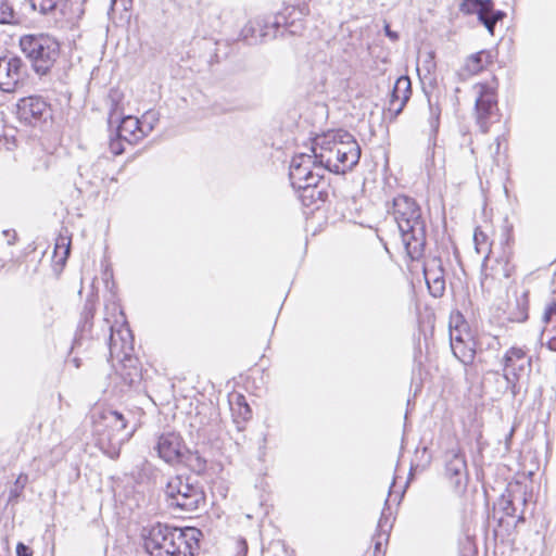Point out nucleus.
I'll list each match as a JSON object with an SVG mask.
<instances>
[{
  "label": "nucleus",
  "instance_id": "obj_1",
  "mask_svg": "<svg viewBox=\"0 0 556 556\" xmlns=\"http://www.w3.org/2000/svg\"><path fill=\"white\" fill-rule=\"evenodd\" d=\"M311 152L325 172L344 174L351 170L361 159V147L354 137L342 129L316 136Z\"/></svg>",
  "mask_w": 556,
  "mask_h": 556
},
{
  "label": "nucleus",
  "instance_id": "obj_2",
  "mask_svg": "<svg viewBox=\"0 0 556 556\" xmlns=\"http://www.w3.org/2000/svg\"><path fill=\"white\" fill-rule=\"evenodd\" d=\"M388 214L397 225L402 243L412 260H418L426 245V223L414 198L399 194L387 205Z\"/></svg>",
  "mask_w": 556,
  "mask_h": 556
},
{
  "label": "nucleus",
  "instance_id": "obj_3",
  "mask_svg": "<svg viewBox=\"0 0 556 556\" xmlns=\"http://www.w3.org/2000/svg\"><path fill=\"white\" fill-rule=\"evenodd\" d=\"M201 531L157 522L144 535V547L151 556H193L199 548Z\"/></svg>",
  "mask_w": 556,
  "mask_h": 556
},
{
  "label": "nucleus",
  "instance_id": "obj_4",
  "mask_svg": "<svg viewBox=\"0 0 556 556\" xmlns=\"http://www.w3.org/2000/svg\"><path fill=\"white\" fill-rule=\"evenodd\" d=\"M18 46L36 74L47 75L60 58L61 46L48 34H28L20 38Z\"/></svg>",
  "mask_w": 556,
  "mask_h": 556
},
{
  "label": "nucleus",
  "instance_id": "obj_5",
  "mask_svg": "<svg viewBox=\"0 0 556 556\" xmlns=\"http://www.w3.org/2000/svg\"><path fill=\"white\" fill-rule=\"evenodd\" d=\"M96 431L99 434V444L102 448L105 445L111 458L119 455L121 446L126 443L134 434V430H128L127 420L117 410L104 409L101 412L98 420L94 421Z\"/></svg>",
  "mask_w": 556,
  "mask_h": 556
},
{
  "label": "nucleus",
  "instance_id": "obj_6",
  "mask_svg": "<svg viewBox=\"0 0 556 556\" xmlns=\"http://www.w3.org/2000/svg\"><path fill=\"white\" fill-rule=\"evenodd\" d=\"M164 493L167 505L182 511H194L205 502L202 488L190 477L180 475L167 479Z\"/></svg>",
  "mask_w": 556,
  "mask_h": 556
},
{
  "label": "nucleus",
  "instance_id": "obj_7",
  "mask_svg": "<svg viewBox=\"0 0 556 556\" xmlns=\"http://www.w3.org/2000/svg\"><path fill=\"white\" fill-rule=\"evenodd\" d=\"M324 170L314 154L300 153L290 163L289 178L293 188L318 187Z\"/></svg>",
  "mask_w": 556,
  "mask_h": 556
},
{
  "label": "nucleus",
  "instance_id": "obj_8",
  "mask_svg": "<svg viewBox=\"0 0 556 556\" xmlns=\"http://www.w3.org/2000/svg\"><path fill=\"white\" fill-rule=\"evenodd\" d=\"M285 23L286 17L282 14H278L273 21L257 17L244 25L240 36L248 45H257L267 38L276 37L279 27Z\"/></svg>",
  "mask_w": 556,
  "mask_h": 556
},
{
  "label": "nucleus",
  "instance_id": "obj_9",
  "mask_svg": "<svg viewBox=\"0 0 556 556\" xmlns=\"http://www.w3.org/2000/svg\"><path fill=\"white\" fill-rule=\"evenodd\" d=\"M445 477L456 493L465 492L469 475L465 454L460 448H452L445 453Z\"/></svg>",
  "mask_w": 556,
  "mask_h": 556
},
{
  "label": "nucleus",
  "instance_id": "obj_10",
  "mask_svg": "<svg viewBox=\"0 0 556 556\" xmlns=\"http://www.w3.org/2000/svg\"><path fill=\"white\" fill-rule=\"evenodd\" d=\"M504 378L511 388V393H517L516 387L520 376L531 368V358L523 349L513 346L506 351L503 357Z\"/></svg>",
  "mask_w": 556,
  "mask_h": 556
},
{
  "label": "nucleus",
  "instance_id": "obj_11",
  "mask_svg": "<svg viewBox=\"0 0 556 556\" xmlns=\"http://www.w3.org/2000/svg\"><path fill=\"white\" fill-rule=\"evenodd\" d=\"M459 10L465 14H476L491 35L494 34L496 23L505 16L503 11L494 10L492 0H463Z\"/></svg>",
  "mask_w": 556,
  "mask_h": 556
},
{
  "label": "nucleus",
  "instance_id": "obj_12",
  "mask_svg": "<svg viewBox=\"0 0 556 556\" xmlns=\"http://www.w3.org/2000/svg\"><path fill=\"white\" fill-rule=\"evenodd\" d=\"M477 93L476 99V118L477 124L482 132L489 130L490 118L497 110V100L495 91L492 87L485 84H477L473 87Z\"/></svg>",
  "mask_w": 556,
  "mask_h": 556
},
{
  "label": "nucleus",
  "instance_id": "obj_13",
  "mask_svg": "<svg viewBox=\"0 0 556 556\" xmlns=\"http://www.w3.org/2000/svg\"><path fill=\"white\" fill-rule=\"evenodd\" d=\"M25 76V64L21 58L5 55L0 58V89L13 92Z\"/></svg>",
  "mask_w": 556,
  "mask_h": 556
},
{
  "label": "nucleus",
  "instance_id": "obj_14",
  "mask_svg": "<svg viewBox=\"0 0 556 556\" xmlns=\"http://www.w3.org/2000/svg\"><path fill=\"white\" fill-rule=\"evenodd\" d=\"M109 350L112 358H117L121 362L127 363L135 362V358L131 357V352L134 350V339L128 327L122 326L116 331H114L113 327H111Z\"/></svg>",
  "mask_w": 556,
  "mask_h": 556
},
{
  "label": "nucleus",
  "instance_id": "obj_15",
  "mask_svg": "<svg viewBox=\"0 0 556 556\" xmlns=\"http://www.w3.org/2000/svg\"><path fill=\"white\" fill-rule=\"evenodd\" d=\"M17 114L22 122L36 126L50 117V108L41 98L28 97L17 104Z\"/></svg>",
  "mask_w": 556,
  "mask_h": 556
},
{
  "label": "nucleus",
  "instance_id": "obj_16",
  "mask_svg": "<svg viewBox=\"0 0 556 556\" xmlns=\"http://www.w3.org/2000/svg\"><path fill=\"white\" fill-rule=\"evenodd\" d=\"M155 450L159 456L168 464L182 463L185 458V444L181 437L175 432L160 435Z\"/></svg>",
  "mask_w": 556,
  "mask_h": 556
},
{
  "label": "nucleus",
  "instance_id": "obj_17",
  "mask_svg": "<svg viewBox=\"0 0 556 556\" xmlns=\"http://www.w3.org/2000/svg\"><path fill=\"white\" fill-rule=\"evenodd\" d=\"M143 123L131 115L123 117L117 128V137L130 144L139 142L153 129L152 124L146 129Z\"/></svg>",
  "mask_w": 556,
  "mask_h": 556
},
{
  "label": "nucleus",
  "instance_id": "obj_18",
  "mask_svg": "<svg viewBox=\"0 0 556 556\" xmlns=\"http://www.w3.org/2000/svg\"><path fill=\"white\" fill-rule=\"evenodd\" d=\"M424 275L431 295L441 298L445 291L444 269L441 260H430L425 265Z\"/></svg>",
  "mask_w": 556,
  "mask_h": 556
},
{
  "label": "nucleus",
  "instance_id": "obj_19",
  "mask_svg": "<svg viewBox=\"0 0 556 556\" xmlns=\"http://www.w3.org/2000/svg\"><path fill=\"white\" fill-rule=\"evenodd\" d=\"M392 528V522L390 519V515H387L383 510L381 513L380 519L377 526V533L374 535L375 542V555L380 554L382 552L383 542H388L389 531Z\"/></svg>",
  "mask_w": 556,
  "mask_h": 556
},
{
  "label": "nucleus",
  "instance_id": "obj_20",
  "mask_svg": "<svg viewBox=\"0 0 556 556\" xmlns=\"http://www.w3.org/2000/svg\"><path fill=\"white\" fill-rule=\"evenodd\" d=\"M529 309V292L523 290L519 295H516L515 308L509 313L511 321L522 323L528 319Z\"/></svg>",
  "mask_w": 556,
  "mask_h": 556
},
{
  "label": "nucleus",
  "instance_id": "obj_21",
  "mask_svg": "<svg viewBox=\"0 0 556 556\" xmlns=\"http://www.w3.org/2000/svg\"><path fill=\"white\" fill-rule=\"evenodd\" d=\"M451 349L454 356L464 365H470L473 363L476 350L470 340L468 342L464 341L462 343H453Z\"/></svg>",
  "mask_w": 556,
  "mask_h": 556
},
{
  "label": "nucleus",
  "instance_id": "obj_22",
  "mask_svg": "<svg viewBox=\"0 0 556 556\" xmlns=\"http://www.w3.org/2000/svg\"><path fill=\"white\" fill-rule=\"evenodd\" d=\"M488 56L489 55L484 51L471 54L470 56L467 58L463 67V72L469 76L478 74L484 68L485 64L488 63V61L485 60Z\"/></svg>",
  "mask_w": 556,
  "mask_h": 556
},
{
  "label": "nucleus",
  "instance_id": "obj_23",
  "mask_svg": "<svg viewBox=\"0 0 556 556\" xmlns=\"http://www.w3.org/2000/svg\"><path fill=\"white\" fill-rule=\"evenodd\" d=\"M123 363V369L121 371V377L126 384L132 387L141 380L140 369L137 367V359L135 358L134 363Z\"/></svg>",
  "mask_w": 556,
  "mask_h": 556
},
{
  "label": "nucleus",
  "instance_id": "obj_24",
  "mask_svg": "<svg viewBox=\"0 0 556 556\" xmlns=\"http://www.w3.org/2000/svg\"><path fill=\"white\" fill-rule=\"evenodd\" d=\"M412 94V83L408 76H401L396 79L393 90L391 92L392 98L402 99L408 101Z\"/></svg>",
  "mask_w": 556,
  "mask_h": 556
},
{
  "label": "nucleus",
  "instance_id": "obj_25",
  "mask_svg": "<svg viewBox=\"0 0 556 556\" xmlns=\"http://www.w3.org/2000/svg\"><path fill=\"white\" fill-rule=\"evenodd\" d=\"M17 23L18 15L11 0H0V25H14Z\"/></svg>",
  "mask_w": 556,
  "mask_h": 556
},
{
  "label": "nucleus",
  "instance_id": "obj_26",
  "mask_svg": "<svg viewBox=\"0 0 556 556\" xmlns=\"http://www.w3.org/2000/svg\"><path fill=\"white\" fill-rule=\"evenodd\" d=\"M294 189L299 191V198L306 206L314 204L317 200H323V191L318 190L317 187L303 186V188Z\"/></svg>",
  "mask_w": 556,
  "mask_h": 556
},
{
  "label": "nucleus",
  "instance_id": "obj_27",
  "mask_svg": "<svg viewBox=\"0 0 556 556\" xmlns=\"http://www.w3.org/2000/svg\"><path fill=\"white\" fill-rule=\"evenodd\" d=\"M27 481H28V477L25 473H21L16 478L13 486L10 489L8 504L15 503L17 501V498L21 496Z\"/></svg>",
  "mask_w": 556,
  "mask_h": 556
},
{
  "label": "nucleus",
  "instance_id": "obj_28",
  "mask_svg": "<svg viewBox=\"0 0 556 556\" xmlns=\"http://www.w3.org/2000/svg\"><path fill=\"white\" fill-rule=\"evenodd\" d=\"M440 115H441V109L438 104H433L429 100V126H430V136H435L439 126H440Z\"/></svg>",
  "mask_w": 556,
  "mask_h": 556
},
{
  "label": "nucleus",
  "instance_id": "obj_29",
  "mask_svg": "<svg viewBox=\"0 0 556 556\" xmlns=\"http://www.w3.org/2000/svg\"><path fill=\"white\" fill-rule=\"evenodd\" d=\"M473 242L476 250L479 254H484V258H488L490 253V244L488 242V237L484 232L479 229H476L473 235Z\"/></svg>",
  "mask_w": 556,
  "mask_h": 556
},
{
  "label": "nucleus",
  "instance_id": "obj_30",
  "mask_svg": "<svg viewBox=\"0 0 556 556\" xmlns=\"http://www.w3.org/2000/svg\"><path fill=\"white\" fill-rule=\"evenodd\" d=\"M71 241L67 237H60L56 240L54 254L60 255V260L64 262L70 255Z\"/></svg>",
  "mask_w": 556,
  "mask_h": 556
},
{
  "label": "nucleus",
  "instance_id": "obj_31",
  "mask_svg": "<svg viewBox=\"0 0 556 556\" xmlns=\"http://www.w3.org/2000/svg\"><path fill=\"white\" fill-rule=\"evenodd\" d=\"M182 463H186L198 471H201L205 468L206 462L198 453L185 451V458Z\"/></svg>",
  "mask_w": 556,
  "mask_h": 556
},
{
  "label": "nucleus",
  "instance_id": "obj_32",
  "mask_svg": "<svg viewBox=\"0 0 556 556\" xmlns=\"http://www.w3.org/2000/svg\"><path fill=\"white\" fill-rule=\"evenodd\" d=\"M407 101L390 97L389 105L387 109L388 114L391 118H395L401 114Z\"/></svg>",
  "mask_w": 556,
  "mask_h": 556
},
{
  "label": "nucleus",
  "instance_id": "obj_33",
  "mask_svg": "<svg viewBox=\"0 0 556 556\" xmlns=\"http://www.w3.org/2000/svg\"><path fill=\"white\" fill-rule=\"evenodd\" d=\"M500 505L506 516H515L516 507L514 506V502L510 497L502 496Z\"/></svg>",
  "mask_w": 556,
  "mask_h": 556
},
{
  "label": "nucleus",
  "instance_id": "obj_34",
  "mask_svg": "<svg viewBox=\"0 0 556 556\" xmlns=\"http://www.w3.org/2000/svg\"><path fill=\"white\" fill-rule=\"evenodd\" d=\"M450 341L451 346H453V343H462L465 341L462 336V330L457 326L455 328L450 326Z\"/></svg>",
  "mask_w": 556,
  "mask_h": 556
},
{
  "label": "nucleus",
  "instance_id": "obj_35",
  "mask_svg": "<svg viewBox=\"0 0 556 556\" xmlns=\"http://www.w3.org/2000/svg\"><path fill=\"white\" fill-rule=\"evenodd\" d=\"M123 141L124 140L119 137L110 141V150L114 155H118L124 152Z\"/></svg>",
  "mask_w": 556,
  "mask_h": 556
},
{
  "label": "nucleus",
  "instance_id": "obj_36",
  "mask_svg": "<svg viewBox=\"0 0 556 556\" xmlns=\"http://www.w3.org/2000/svg\"><path fill=\"white\" fill-rule=\"evenodd\" d=\"M554 315H556V302L555 301L549 303L546 306L544 315H543V321L545 324H549Z\"/></svg>",
  "mask_w": 556,
  "mask_h": 556
},
{
  "label": "nucleus",
  "instance_id": "obj_37",
  "mask_svg": "<svg viewBox=\"0 0 556 556\" xmlns=\"http://www.w3.org/2000/svg\"><path fill=\"white\" fill-rule=\"evenodd\" d=\"M159 121L157 113L153 111L147 112L143 116L141 122H144V128L147 129L149 127V124H152L154 127V124Z\"/></svg>",
  "mask_w": 556,
  "mask_h": 556
},
{
  "label": "nucleus",
  "instance_id": "obj_38",
  "mask_svg": "<svg viewBox=\"0 0 556 556\" xmlns=\"http://www.w3.org/2000/svg\"><path fill=\"white\" fill-rule=\"evenodd\" d=\"M251 408L249 405H243L242 409L237 408L236 412H233V415L236 417H240L242 420H248L251 418Z\"/></svg>",
  "mask_w": 556,
  "mask_h": 556
},
{
  "label": "nucleus",
  "instance_id": "obj_39",
  "mask_svg": "<svg viewBox=\"0 0 556 556\" xmlns=\"http://www.w3.org/2000/svg\"><path fill=\"white\" fill-rule=\"evenodd\" d=\"M231 410L236 412L237 408L242 409L243 405H248L243 395L238 394L235 402H230Z\"/></svg>",
  "mask_w": 556,
  "mask_h": 556
},
{
  "label": "nucleus",
  "instance_id": "obj_40",
  "mask_svg": "<svg viewBox=\"0 0 556 556\" xmlns=\"http://www.w3.org/2000/svg\"><path fill=\"white\" fill-rule=\"evenodd\" d=\"M16 555L17 556H31L33 553L28 546L23 543H18L16 545Z\"/></svg>",
  "mask_w": 556,
  "mask_h": 556
},
{
  "label": "nucleus",
  "instance_id": "obj_41",
  "mask_svg": "<svg viewBox=\"0 0 556 556\" xmlns=\"http://www.w3.org/2000/svg\"><path fill=\"white\" fill-rule=\"evenodd\" d=\"M384 34L387 37H389L392 41H396L399 39V35L396 31L391 30L390 25H384Z\"/></svg>",
  "mask_w": 556,
  "mask_h": 556
},
{
  "label": "nucleus",
  "instance_id": "obj_42",
  "mask_svg": "<svg viewBox=\"0 0 556 556\" xmlns=\"http://www.w3.org/2000/svg\"><path fill=\"white\" fill-rule=\"evenodd\" d=\"M93 313H94L93 305L89 304V303H86V305L84 307L85 319L87 320L88 318H92L93 317Z\"/></svg>",
  "mask_w": 556,
  "mask_h": 556
},
{
  "label": "nucleus",
  "instance_id": "obj_43",
  "mask_svg": "<svg viewBox=\"0 0 556 556\" xmlns=\"http://www.w3.org/2000/svg\"><path fill=\"white\" fill-rule=\"evenodd\" d=\"M3 235L8 238V244L9 245H12L15 243V240H16V233L15 231H11V230H4L3 231Z\"/></svg>",
  "mask_w": 556,
  "mask_h": 556
},
{
  "label": "nucleus",
  "instance_id": "obj_44",
  "mask_svg": "<svg viewBox=\"0 0 556 556\" xmlns=\"http://www.w3.org/2000/svg\"><path fill=\"white\" fill-rule=\"evenodd\" d=\"M546 346L549 351L556 352V337L551 338L546 342Z\"/></svg>",
  "mask_w": 556,
  "mask_h": 556
},
{
  "label": "nucleus",
  "instance_id": "obj_45",
  "mask_svg": "<svg viewBox=\"0 0 556 556\" xmlns=\"http://www.w3.org/2000/svg\"><path fill=\"white\" fill-rule=\"evenodd\" d=\"M101 180H103V177H94L93 179L89 180V184L92 186H97L98 181H101Z\"/></svg>",
  "mask_w": 556,
  "mask_h": 556
},
{
  "label": "nucleus",
  "instance_id": "obj_46",
  "mask_svg": "<svg viewBox=\"0 0 556 556\" xmlns=\"http://www.w3.org/2000/svg\"><path fill=\"white\" fill-rule=\"evenodd\" d=\"M72 363L74 364V366H75L76 368H79V367H80V363H79V359H78V358H76V357H75V358H73V359H72Z\"/></svg>",
  "mask_w": 556,
  "mask_h": 556
},
{
  "label": "nucleus",
  "instance_id": "obj_47",
  "mask_svg": "<svg viewBox=\"0 0 556 556\" xmlns=\"http://www.w3.org/2000/svg\"><path fill=\"white\" fill-rule=\"evenodd\" d=\"M521 521H525V518H523L522 515H520L519 518H518V522H521Z\"/></svg>",
  "mask_w": 556,
  "mask_h": 556
},
{
  "label": "nucleus",
  "instance_id": "obj_48",
  "mask_svg": "<svg viewBox=\"0 0 556 556\" xmlns=\"http://www.w3.org/2000/svg\"><path fill=\"white\" fill-rule=\"evenodd\" d=\"M84 167H79V170H80V176L84 177L85 176V173L83 172Z\"/></svg>",
  "mask_w": 556,
  "mask_h": 556
},
{
  "label": "nucleus",
  "instance_id": "obj_49",
  "mask_svg": "<svg viewBox=\"0 0 556 556\" xmlns=\"http://www.w3.org/2000/svg\"><path fill=\"white\" fill-rule=\"evenodd\" d=\"M3 141L7 143L8 142V139L7 138H3ZM0 142H2V139L0 138Z\"/></svg>",
  "mask_w": 556,
  "mask_h": 556
}]
</instances>
